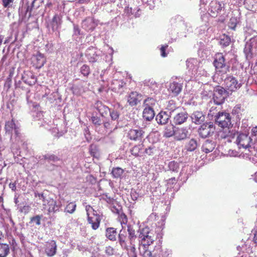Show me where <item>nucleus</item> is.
Here are the masks:
<instances>
[{
  "label": "nucleus",
  "instance_id": "obj_1",
  "mask_svg": "<svg viewBox=\"0 0 257 257\" xmlns=\"http://www.w3.org/2000/svg\"><path fill=\"white\" fill-rule=\"evenodd\" d=\"M138 233L139 242L145 249L153 243L154 241V234L151 231L149 227L146 226L140 229Z\"/></svg>",
  "mask_w": 257,
  "mask_h": 257
},
{
  "label": "nucleus",
  "instance_id": "obj_2",
  "mask_svg": "<svg viewBox=\"0 0 257 257\" xmlns=\"http://www.w3.org/2000/svg\"><path fill=\"white\" fill-rule=\"evenodd\" d=\"M87 221L93 230H96L100 226L101 217L90 205L86 206Z\"/></svg>",
  "mask_w": 257,
  "mask_h": 257
},
{
  "label": "nucleus",
  "instance_id": "obj_3",
  "mask_svg": "<svg viewBox=\"0 0 257 257\" xmlns=\"http://www.w3.org/2000/svg\"><path fill=\"white\" fill-rule=\"evenodd\" d=\"M225 4L223 2L213 0L209 4L208 13L213 18L220 16L224 11Z\"/></svg>",
  "mask_w": 257,
  "mask_h": 257
},
{
  "label": "nucleus",
  "instance_id": "obj_4",
  "mask_svg": "<svg viewBox=\"0 0 257 257\" xmlns=\"http://www.w3.org/2000/svg\"><path fill=\"white\" fill-rule=\"evenodd\" d=\"M146 133L143 128L135 127L126 133V137L131 141L141 143L144 139Z\"/></svg>",
  "mask_w": 257,
  "mask_h": 257
},
{
  "label": "nucleus",
  "instance_id": "obj_5",
  "mask_svg": "<svg viewBox=\"0 0 257 257\" xmlns=\"http://www.w3.org/2000/svg\"><path fill=\"white\" fill-rule=\"evenodd\" d=\"M213 63L217 72L225 73L228 70V67L225 63V59L221 53H217L215 55Z\"/></svg>",
  "mask_w": 257,
  "mask_h": 257
},
{
  "label": "nucleus",
  "instance_id": "obj_6",
  "mask_svg": "<svg viewBox=\"0 0 257 257\" xmlns=\"http://www.w3.org/2000/svg\"><path fill=\"white\" fill-rule=\"evenodd\" d=\"M215 130V127L213 123L209 122L202 124L198 129V133L201 138H206L211 136Z\"/></svg>",
  "mask_w": 257,
  "mask_h": 257
},
{
  "label": "nucleus",
  "instance_id": "obj_7",
  "mask_svg": "<svg viewBox=\"0 0 257 257\" xmlns=\"http://www.w3.org/2000/svg\"><path fill=\"white\" fill-rule=\"evenodd\" d=\"M226 98V90L224 88L217 86L214 90L213 100L214 103L217 105L222 104Z\"/></svg>",
  "mask_w": 257,
  "mask_h": 257
},
{
  "label": "nucleus",
  "instance_id": "obj_8",
  "mask_svg": "<svg viewBox=\"0 0 257 257\" xmlns=\"http://www.w3.org/2000/svg\"><path fill=\"white\" fill-rule=\"evenodd\" d=\"M226 88L230 91H235L241 86V83L232 76H229L224 80Z\"/></svg>",
  "mask_w": 257,
  "mask_h": 257
},
{
  "label": "nucleus",
  "instance_id": "obj_9",
  "mask_svg": "<svg viewBox=\"0 0 257 257\" xmlns=\"http://www.w3.org/2000/svg\"><path fill=\"white\" fill-rule=\"evenodd\" d=\"M215 120L218 123L219 126L223 128L228 127L231 124V118L229 114L228 113H219Z\"/></svg>",
  "mask_w": 257,
  "mask_h": 257
},
{
  "label": "nucleus",
  "instance_id": "obj_10",
  "mask_svg": "<svg viewBox=\"0 0 257 257\" xmlns=\"http://www.w3.org/2000/svg\"><path fill=\"white\" fill-rule=\"evenodd\" d=\"M118 240L119 245L123 249L127 250L128 249L130 243L127 234L125 229H121L118 235Z\"/></svg>",
  "mask_w": 257,
  "mask_h": 257
},
{
  "label": "nucleus",
  "instance_id": "obj_11",
  "mask_svg": "<svg viewBox=\"0 0 257 257\" xmlns=\"http://www.w3.org/2000/svg\"><path fill=\"white\" fill-rule=\"evenodd\" d=\"M236 141L239 148L242 147L246 149L250 147L251 139L248 135L240 134L238 136Z\"/></svg>",
  "mask_w": 257,
  "mask_h": 257
},
{
  "label": "nucleus",
  "instance_id": "obj_12",
  "mask_svg": "<svg viewBox=\"0 0 257 257\" xmlns=\"http://www.w3.org/2000/svg\"><path fill=\"white\" fill-rule=\"evenodd\" d=\"M253 48L257 49V36L251 38L245 45L244 52L247 57H252Z\"/></svg>",
  "mask_w": 257,
  "mask_h": 257
},
{
  "label": "nucleus",
  "instance_id": "obj_13",
  "mask_svg": "<svg viewBox=\"0 0 257 257\" xmlns=\"http://www.w3.org/2000/svg\"><path fill=\"white\" fill-rule=\"evenodd\" d=\"M162 248L160 245H156L152 251L146 248L143 253V257H161Z\"/></svg>",
  "mask_w": 257,
  "mask_h": 257
},
{
  "label": "nucleus",
  "instance_id": "obj_14",
  "mask_svg": "<svg viewBox=\"0 0 257 257\" xmlns=\"http://www.w3.org/2000/svg\"><path fill=\"white\" fill-rule=\"evenodd\" d=\"M57 245L55 241L50 240L46 242L45 251L50 257L54 256L56 253Z\"/></svg>",
  "mask_w": 257,
  "mask_h": 257
},
{
  "label": "nucleus",
  "instance_id": "obj_15",
  "mask_svg": "<svg viewBox=\"0 0 257 257\" xmlns=\"http://www.w3.org/2000/svg\"><path fill=\"white\" fill-rule=\"evenodd\" d=\"M22 79L25 83L30 86L35 84L37 82V78L30 71H25Z\"/></svg>",
  "mask_w": 257,
  "mask_h": 257
},
{
  "label": "nucleus",
  "instance_id": "obj_16",
  "mask_svg": "<svg viewBox=\"0 0 257 257\" xmlns=\"http://www.w3.org/2000/svg\"><path fill=\"white\" fill-rule=\"evenodd\" d=\"M94 108L97 110L102 117H105L110 111V108L103 104L100 101H97L94 104Z\"/></svg>",
  "mask_w": 257,
  "mask_h": 257
},
{
  "label": "nucleus",
  "instance_id": "obj_17",
  "mask_svg": "<svg viewBox=\"0 0 257 257\" xmlns=\"http://www.w3.org/2000/svg\"><path fill=\"white\" fill-rule=\"evenodd\" d=\"M33 62L36 68H40L45 64L46 60L43 54L38 52L34 56Z\"/></svg>",
  "mask_w": 257,
  "mask_h": 257
},
{
  "label": "nucleus",
  "instance_id": "obj_18",
  "mask_svg": "<svg viewBox=\"0 0 257 257\" xmlns=\"http://www.w3.org/2000/svg\"><path fill=\"white\" fill-rule=\"evenodd\" d=\"M189 132L187 129L184 127H178L175 131V139L177 141H182L186 139Z\"/></svg>",
  "mask_w": 257,
  "mask_h": 257
},
{
  "label": "nucleus",
  "instance_id": "obj_19",
  "mask_svg": "<svg viewBox=\"0 0 257 257\" xmlns=\"http://www.w3.org/2000/svg\"><path fill=\"white\" fill-rule=\"evenodd\" d=\"M182 87V84L174 81L170 83L168 90L175 96H177L181 92Z\"/></svg>",
  "mask_w": 257,
  "mask_h": 257
},
{
  "label": "nucleus",
  "instance_id": "obj_20",
  "mask_svg": "<svg viewBox=\"0 0 257 257\" xmlns=\"http://www.w3.org/2000/svg\"><path fill=\"white\" fill-rule=\"evenodd\" d=\"M141 95L136 91L131 92L127 97V102L131 106L136 105L140 101L139 98Z\"/></svg>",
  "mask_w": 257,
  "mask_h": 257
},
{
  "label": "nucleus",
  "instance_id": "obj_21",
  "mask_svg": "<svg viewBox=\"0 0 257 257\" xmlns=\"http://www.w3.org/2000/svg\"><path fill=\"white\" fill-rule=\"evenodd\" d=\"M61 206L62 204L60 202L57 203L55 200L52 199L48 203V211L53 213L59 212Z\"/></svg>",
  "mask_w": 257,
  "mask_h": 257
},
{
  "label": "nucleus",
  "instance_id": "obj_22",
  "mask_svg": "<svg viewBox=\"0 0 257 257\" xmlns=\"http://www.w3.org/2000/svg\"><path fill=\"white\" fill-rule=\"evenodd\" d=\"M143 116L147 120H152L155 116L153 108L150 106L146 107L143 111Z\"/></svg>",
  "mask_w": 257,
  "mask_h": 257
},
{
  "label": "nucleus",
  "instance_id": "obj_23",
  "mask_svg": "<svg viewBox=\"0 0 257 257\" xmlns=\"http://www.w3.org/2000/svg\"><path fill=\"white\" fill-rule=\"evenodd\" d=\"M169 115L165 111H161L156 116V119L157 122L161 124H165L167 123L169 120Z\"/></svg>",
  "mask_w": 257,
  "mask_h": 257
},
{
  "label": "nucleus",
  "instance_id": "obj_24",
  "mask_svg": "<svg viewBox=\"0 0 257 257\" xmlns=\"http://www.w3.org/2000/svg\"><path fill=\"white\" fill-rule=\"evenodd\" d=\"M61 24V18L58 15L54 16L51 22L52 30L53 31L57 30L60 27Z\"/></svg>",
  "mask_w": 257,
  "mask_h": 257
},
{
  "label": "nucleus",
  "instance_id": "obj_25",
  "mask_svg": "<svg viewBox=\"0 0 257 257\" xmlns=\"http://www.w3.org/2000/svg\"><path fill=\"white\" fill-rule=\"evenodd\" d=\"M117 232L115 228L108 227L106 229L105 236L111 241H115L116 239Z\"/></svg>",
  "mask_w": 257,
  "mask_h": 257
},
{
  "label": "nucleus",
  "instance_id": "obj_26",
  "mask_svg": "<svg viewBox=\"0 0 257 257\" xmlns=\"http://www.w3.org/2000/svg\"><path fill=\"white\" fill-rule=\"evenodd\" d=\"M214 144L211 141H206L202 146V150L203 152L207 154L211 152L215 148Z\"/></svg>",
  "mask_w": 257,
  "mask_h": 257
},
{
  "label": "nucleus",
  "instance_id": "obj_27",
  "mask_svg": "<svg viewBox=\"0 0 257 257\" xmlns=\"http://www.w3.org/2000/svg\"><path fill=\"white\" fill-rule=\"evenodd\" d=\"M198 146V143L196 140L191 139L186 143L185 148L187 151L192 152L196 150Z\"/></svg>",
  "mask_w": 257,
  "mask_h": 257
},
{
  "label": "nucleus",
  "instance_id": "obj_28",
  "mask_svg": "<svg viewBox=\"0 0 257 257\" xmlns=\"http://www.w3.org/2000/svg\"><path fill=\"white\" fill-rule=\"evenodd\" d=\"M187 114L184 112L178 113L174 118V122L176 124H180L187 119Z\"/></svg>",
  "mask_w": 257,
  "mask_h": 257
},
{
  "label": "nucleus",
  "instance_id": "obj_29",
  "mask_svg": "<svg viewBox=\"0 0 257 257\" xmlns=\"http://www.w3.org/2000/svg\"><path fill=\"white\" fill-rule=\"evenodd\" d=\"M117 220L121 225V229H124L128 222L127 216L122 212H118Z\"/></svg>",
  "mask_w": 257,
  "mask_h": 257
},
{
  "label": "nucleus",
  "instance_id": "obj_30",
  "mask_svg": "<svg viewBox=\"0 0 257 257\" xmlns=\"http://www.w3.org/2000/svg\"><path fill=\"white\" fill-rule=\"evenodd\" d=\"M9 253V245L6 243H0V257H6Z\"/></svg>",
  "mask_w": 257,
  "mask_h": 257
},
{
  "label": "nucleus",
  "instance_id": "obj_31",
  "mask_svg": "<svg viewBox=\"0 0 257 257\" xmlns=\"http://www.w3.org/2000/svg\"><path fill=\"white\" fill-rule=\"evenodd\" d=\"M82 27L86 30H92L94 27V24L91 19H86L82 22Z\"/></svg>",
  "mask_w": 257,
  "mask_h": 257
},
{
  "label": "nucleus",
  "instance_id": "obj_32",
  "mask_svg": "<svg viewBox=\"0 0 257 257\" xmlns=\"http://www.w3.org/2000/svg\"><path fill=\"white\" fill-rule=\"evenodd\" d=\"M16 126V124L13 119L10 121H8L6 122L5 129L7 134L12 135V131L14 128Z\"/></svg>",
  "mask_w": 257,
  "mask_h": 257
},
{
  "label": "nucleus",
  "instance_id": "obj_33",
  "mask_svg": "<svg viewBox=\"0 0 257 257\" xmlns=\"http://www.w3.org/2000/svg\"><path fill=\"white\" fill-rule=\"evenodd\" d=\"M175 131L174 129V126L170 125L167 126L164 131V136L166 138H170L173 136H175Z\"/></svg>",
  "mask_w": 257,
  "mask_h": 257
},
{
  "label": "nucleus",
  "instance_id": "obj_34",
  "mask_svg": "<svg viewBox=\"0 0 257 257\" xmlns=\"http://www.w3.org/2000/svg\"><path fill=\"white\" fill-rule=\"evenodd\" d=\"M127 231L128 234V237L130 243V244H132V241L136 238L135 230L133 229L131 225H127Z\"/></svg>",
  "mask_w": 257,
  "mask_h": 257
},
{
  "label": "nucleus",
  "instance_id": "obj_35",
  "mask_svg": "<svg viewBox=\"0 0 257 257\" xmlns=\"http://www.w3.org/2000/svg\"><path fill=\"white\" fill-rule=\"evenodd\" d=\"M123 170L120 167L113 168L111 171V174L114 178H119L123 173Z\"/></svg>",
  "mask_w": 257,
  "mask_h": 257
},
{
  "label": "nucleus",
  "instance_id": "obj_36",
  "mask_svg": "<svg viewBox=\"0 0 257 257\" xmlns=\"http://www.w3.org/2000/svg\"><path fill=\"white\" fill-rule=\"evenodd\" d=\"M76 204L74 202L69 203L65 208V212L72 214L76 210Z\"/></svg>",
  "mask_w": 257,
  "mask_h": 257
},
{
  "label": "nucleus",
  "instance_id": "obj_37",
  "mask_svg": "<svg viewBox=\"0 0 257 257\" xmlns=\"http://www.w3.org/2000/svg\"><path fill=\"white\" fill-rule=\"evenodd\" d=\"M142 149V145H135L134 147L132 148V149L131 150V152L133 156L138 157L140 155Z\"/></svg>",
  "mask_w": 257,
  "mask_h": 257
},
{
  "label": "nucleus",
  "instance_id": "obj_38",
  "mask_svg": "<svg viewBox=\"0 0 257 257\" xmlns=\"http://www.w3.org/2000/svg\"><path fill=\"white\" fill-rule=\"evenodd\" d=\"M44 160L48 161H52L55 162L60 160V159L54 154H47L43 156Z\"/></svg>",
  "mask_w": 257,
  "mask_h": 257
},
{
  "label": "nucleus",
  "instance_id": "obj_39",
  "mask_svg": "<svg viewBox=\"0 0 257 257\" xmlns=\"http://www.w3.org/2000/svg\"><path fill=\"white\" fill-rule=\"evenodd\" d=\"M231 42L230 37L226 35L223 36V38L220 40V44L223 47H227L229 45Z\"/></svg>",
  "mask_w": 257,
  "mask_h": 257
},
{
  "label": "nucleus",
  "instance_id": "obj_40",
  "mask_svg": "<svg viewBox=\"0 0 257 257\" xmlns=\"http://www.w3.org/2000/svg\"><path fill=\"white\" fill-rule=\"evenodd\" d=\"M193 118L195 120V122H200L203 121L204 116L202 113L199 111H196L193 113Z\"/></svg>",
  "mask_w": 257,
  "mask_h": 257
},
{
  "label": "nucleus",
  "instance_id": "obj_41",
  "mask_svg": "<svg viewBox=\"0 0 257 257\" xmlns=\"http://www.w3.org/2000/svg\"><path fill=\"white\" fill-rule=\"evenodd\" d=\"M168 167L170 170L177 172L179 169V164L174 161L169 163Z\"/></svg>",
  "mask_w": 257,
  "mask_h": 257
},
{
  "label": "nucleus",
  "instance_id": "obj_42",
  "mask_svg": "<svg viewBox=\"0 0 257 257\" xmlns=\"http://www.w3.org/2000/svg\"><path fill=\"white\" fill-rule=\"evenodd\" d=\"M81 73L85 76H87L90 72L89 67L86 65L84 64L80 68Z\"/></svg>",
  "mask_w": 257,
  "mask_h": 257
},
{
  "label": "nucleus",
  "instance_id": "obj_43",
  "mask_svg": "<svg viewBox=\"0 0 257 257\" xmlns=\"http://www.w3.org/2000/svg\"><path fill=\"white\" fill-rule=\"evenodd\" d=\"M109 113L112 120L115 121L118 120L119 116V113L117 110L114 109L111 110H110Z\"/></svg>",
  "mask_w": 257,
  "mask_h": 257
},
{
  "label": "nucleus",
  "instance_id": "obj_44",
  "mask_svg": "<svg viewBox=\"0 0 257 257\" xmlns=\"http://www.w3.org/2000/svg\"><path fill=\"white\" fill-rule=\"evenodd\" d=\"M113 84L116 85V86H114L113 87V89L114 90H117L122 88L124 85L125 83L122 81L115 80L113 82Z\"/></svg>",
  "mask_w": 257,
  "mask_h": 257
},
{
  "label": "nucleus",
  "instance_id": "obj_45",
  "mask_svg": "<svg viewBox=\"0 0 257 257\" xmlns=\"http://www.w3.org/2000/svg\"><path fill=\"white\" fill-rule=\"evenodd\" d=\"M91 121L93 124L96 126H100L101 124V120L99 117L93 116L91 117Z\"/></svg>",
  "mask_w": 257,
  "mask_h": 257
},
{
  "label": "nucleus",
  "instance_id": "obj_46",
  "mask_svg": "<svg viewBox=\"0 0 257 257\" xmlns=\"http://www.w3.org/2000/svg\"><path fill=\"white\" fill-rule=\"evenodd\" d=\"M86 56L89 61L91 62H95L97 60L98 56L97 54H95V52H94V53L92 54V56L90 53H87Z\"/></svg>",
  "mask_w": 257,
  "mask_h": 257
},
{
  "label": "nucleus",
  "instance_id": "obj_47",
  "mask_svg": "<svg viewBox=\"0 0 257 257\" xmlns=\"http://www.w3.org/2000/svg\"><path fill=\"white\" fill-rule=\"evenodd\" d=\"M176 108V103L173 100H171L168 102L167 104V109L170 111H174Z\"/></svg>",
  "mask_w": 257,
  "mask_h": 257
},
{
  "label": "nucleus",
  "instance_id": "obj_48",
  "mask_svg": "<svg viewBox=\"0 0 257 257\" xmlns=\"http://www.w3.org/2000/svg\"><path fill=\"white\" fill-rule=\"evenodd\" d=\"M90 155L93 157H97L98 155L97 150L95 146L91 145L89 149Z\"/></svg>",
  "mask_w": 257,
  "mask_h": 257
},
{
  "label": "nucleus",
  "instance_id": "obj_49",
  "mask_svg": "<svg viewBox=\"0 0 257 257\" xmlns=\"http://www.w3.org/2000/svg\"><path fill=\"white\" fill-rule=\"evenodd\" d=\"M161 257H172V252L169 249H162Z\"/></svg>",
  "mask_w": 257,
  "mask_h": 257
},
{
  "label": "nucleus",
  "instance_id": "obj_50",
  "mask_svg": "<svg viewBox=\"0 0 257 257\" xmlns=\"http://www.w3.org/2000/svg\"><path fill=\"white\" fill-rule=\"evenodd\" d=\"M41 216L37 215L34 217H32L31 218V221L32 222H35L36 225H39L41 224Z\"/></svg>",
  "mask_w": 257,
  "mask_h": 257
},
{
  "label": "nucleus",
  "instance_id": "obj_51",
  "mask_svg": "<svg viewBox=\"0 0 257 257\" xmlns=\"http://www.w3.org/2000/svg\"><path fill=\"white\" fill-rule=\"evenodd\" d=\"M30 209V206L28 205H25L23 206H22L19 209V211L21 213H23L24 214L28 213Z\"/></svg>",
  "mask_w": 257,
  "mask_h": 257
},
{
  "label": "nucleus",
  "instance_id": "obj_52",
  "mask_svg": "<svg viewBox=\"0 0 257 257\" xmlns=\"http://www.w3.org/2000/svg\"><path fill=\"white\" fill-rule=\"evenodd\" d=\"M105 253L108 255H112L114 253V249L111 246H108L105 247Z\"/></svg>",
  "mask_w": 257,
  "mask_h": 257
},
{
  "label": "nucleus",
  "instance_id": "obj_53",
  "mask_svg": "<svg viewBox=\"0 0 257 257\" xmlns=\"http://www.w3.org/2000/svg\"><path fill=\"white\" fill-rule=\"evenodd\" d=\"M168 47V45H164L161 47L160 48L161 55L163 57H165L167 56V54L166 53V50Z\"/></svg>",
  "mask_w": 257,
  "mask_h": 257
},
{
  "label": "nucleus",
  "instance_id": "obj_54",
  "mask_svg": "<svg viewBox=\"0 0 257 257\" xmlns=\"http://www.w3.org/2000/svg\"><path fill=\"white\" fill-rule=\"evenodd\" d=\"M155 102V100L152 98H148L145 101V103L147 105H148V106H150V105H154Z\"/></svg>",
  "mask_w": 257,
  "mask_h": 257
},
{
  "label": "nucleus",
  "instance_id": "obj_55",
  "mask_svg": "<svg viewBox=\"0 0 257 257\" xmlns=\"http://www.w3.org/2000/svg\"><path fill=\"white\" fill-rule=\"evenodd\" d=\"M104 127L107 130L111 132V130L112 129V126H111V124L109 121L105 122L103 124Z\"/></svg>",
  "mask_w": 257,
  "mask_h": 257
},
{
  "label": "nucleus",
  "instance_id": "obj_56",
  "mask_svg": "<svg viewBox=\"0 0 257 257\" xmlns=\"http://www.w3.org/2000/svg\"><path fill=\"white\" fill-rule=\"evenodd\" d=\"M16 182H13V183H10L9 185V186L10 188L12 189L13 191H16L17 190V187H16Z\"/></svg>",
  "mask_w": 257,
  "mask_h": 257
},
{
  "label": "nucleus",
  "instance_id": "obj_57",
  "mask_svg": "<svg viewBox=\"0 0 257 257\" xmlns=\"http://www.w3.org/2000/svg\"><path fill=\"white\" fill-rule=\"evenodd\" d=\"M13 0H3V4L5 8L9 6L10 3L13 2Z\"/></svg>",
  "mask_w": 257,
  "mask_h": 257
},
{
  "label": "nucleus",
  "instance_id": "obj_58",
  "mask_svg": "<svg viewBox=\"0 0 257 257\" xmlns=\"http://www.w3.org/2000/svg\"><path fill=\"white\" fill-rule=\"evenodd\" d=\"M153 148L149 147L148 148L146 149L145 152L149 155H151L153 153Z\"/></svg>",
  "mask_w": 257,
  "mask_h": 257
},
{
  "label": "nucleus",
  "instance_id": "obj_59",
  "mask_svg": "<svg viewBox=\"0 0 257 257\" xmlns=\"http://www.w3.org/2000/svg\"><path fill=\"white\" fill-rule=\"evenodd\" d=\"M252 136H256L257 135V126L253 127L251 131Z\"/></svg>",
  "mask_w": 257,
  "mask_h": 257
},
{
  "label": "nucleus",
  "instance_id": "obj_60",
  "mask_svg": "<svg viewBox=\"0 0 257 257\" xmlns=\"http://www.w3.org/2000/svg\"><path fill=\"white\" fill-rule=\"evenodd\" d=\"M35 196L37 197L38 196L40 199H42L43 201H44L45 199V197L43 193H35Z\"/></svg>",
  "mask_w": 257,
  "mask_h": 257
},
{
  "label": "nucleus",
  "instance_id": "obj_61",
  "mask_svg": "<svg viewBox=\"0 0 257 257\" xmlns=\"http://www.w3.org/2000/svg\"><path fill=\"white\" fill-rule=\"evenodd\" d=\"M176 181H177V180L175 177L171 178L167 180V183L170 184H173L174 183H176Z\"/></svg>",
  "mask_w": 257,
  "mask_h": 257
},
{
  "label": "nucleus",
  "instance_id": "obj_62",
  "mask_svg": "<svg viewBox=\"0 0 257 257\" xmlns=\"http://www.w3.org/2000/svg\"><path fill=\"white\" fill-rule=\"evenodd\" d=\"M125 12L129 16L132 15V9L131 8L127 7L125 9Z\"/></svg>",
  "mask_w": 257,
  "mask_h": 257
},
{
  "label": "nucleus",
  "instance_id": "obj_63",
  "mask_svg": "<svg viewBox=\"0 0 257 257\" xmlns=\"http://www.w3.org/2000/svg\"><path fill=\"white\" fill-rule=\"evenodd\" d=\"M253 239H254V243L257 244V230L255 231V232L254 233Z\"/></svg>",
  "mask_w": 257,
  "mask_h": 257
},
{
  "label": "nucleus",
  "instance_id": "obj_64",
  "mask_svg": "<svg viewBox=\"0 0 257 257\" xmlns=\"http://www.w3.org/2000/svg\"><path fill=\"white\" fill-rule=\"evenodd\" d=\"M4 38V36L0 35V46L2 45L3 42Z\"/></svg>",
  "mask_w": 257,
  "mask_h": 257
}]
</instances>
